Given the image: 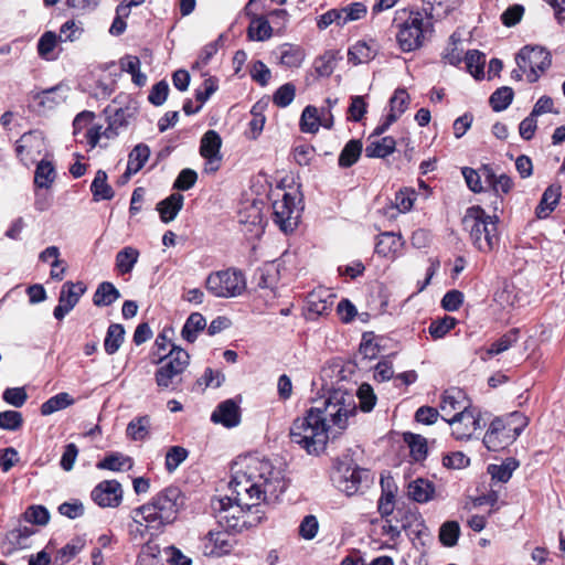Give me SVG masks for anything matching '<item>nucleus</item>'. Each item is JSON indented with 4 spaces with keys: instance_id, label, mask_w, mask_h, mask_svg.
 I'll list each match as a JSON object with an SVG mask.
<instances>
[{
    "instance_id": "obj_58",
    "label": "nucleus",
    "mask_w": 565,
    "mask_h": 565,
    "mask_svg": "<svg viewBox=\"0 0 565 565\" xmlns=\"http://www.w3.org/2000/svg\"><path fill=\"white\" fill-rule=\"evenodd\" d=\"M26 522L36 525H46L50 521V512L43 505H31L24 512Z\"/></svg>"
},
{
    "instance_id": "obj_7",
    "label": "nucleus",
    "mask_w": 565,
    "mask_h": 565,
    "mask_svg": "<svg viewBox=\"0 0 565 565\" xmlns=\"http://www.w3.org/2000/svg\"><path fill=\"white\" fill-rule=\"evenodd\" d=\"M276 190L267 188V194H273V221L285 234L292 233L301 216L302 206L298 192H286L281 186L285 179H275Z\"/></svg>"
},
{
    "instance_id": "obj_35",
    "label": "nucleus",
    "mask_w": 565,
    "mask_h": 565,
    "mask_svg": "<svg viewBox=\"0 0 565 565\" xmlns=\"http://www.w3.org/2000/svg\"><path fill=\"white\" fill-rule=\"evenodd\" d=\"M119 298L120 292L115 285L109 281H103L98 285L93 296V303L97 307H108Z\"/></svg>"
},
{
    "instance_id": "obj_57",
    "label": "nucleus",
    "mask_w": 565,
    "mask_h": 565,
    "mask_svg": "<svg viewBox=\"0 0 565 565\" xmlns=\"http://www.w3.org/2000/svg\"><path fill=\"white\" fill-rule=\"evenodd\" d=\"M23 417L18 411L0 412V428L3 430L15 431L22 427Z\"/></svg>"
},
{
    "instance_id": "obj_23",
    "label": "nucleus",
    "mask_w": 565,
    "mask_h": 565,
    "mask_svg": "<svg viewBox=\"0 0 565 565\" xmlns=\"http://www.w3.org/2000/svg\"><path fill=\"white\" fill-rule=\"evenodd\" d=\"M211 420L215 424H222L227 428L237 426L241 422L238 405L233 399H226L220 403L212 413Z\"/></svg>"
},
{
    "instance_id": "obj_43",
    "label": "nucleus",
    "mask_w": 565,
    "mask_h": 565,
    "mask_svg": "<svg viewBox=\"0 0 565 565\" xmlns=\"http://www.w3.org/2000/svg\"><path fill=\"white\" fill-rule=\"evenodd\" d=\"M425 4V17L429 19L443 18L448 15L457 4L456 0H422Z\"/></svg>"
},
{
    "instance_id": "obj_63",
    "label": "nucleus",
    "mask_w": 565,
    "mask_h": 565,
    "mask_svg": "<svg viewBox=\"0 0 565 565\" xmlns=\"http://www.w3.org/2000/svg\"><path fill=\"white\" fill-rule=\"evenodd\" d=\"M319 531V522L312 514L306 515L299 525V535L305 540H312Z\"/></svg>"
},
{
    "instance_id": "obj_42",
    "label": "nucleus",
    "mask_w": 565,
    "mask_h": 565,
    "mask_svg": "<svg viewBox=\"0 0 565 565\" xmlns=\"http://www.w3.org/2000/svg\"><path fill=\"white\" fill-rule=\"evenodd\" d=\"M75 403L74 398L66 392L58 393L50 397L41 405V414L49 416L55 412L67 408Z\"/></svg>"
},
{
    "instance_id": "obj_64",
    "label": "nucleus",
    "mask_w": 565,
    "mask_h": 565,
    "mask_svg": "<svg viewBox=\"0 0 565 565\" xmlns=\"http://www.w3.org/2000/svg\"><path fill=\"white\" fill-rule=\"evenodd\" d=\"M358 397L360 399L361 409L370 412L373 409L376 403V396L371 385L364 383L358 390Z\"/></svg>"
},
{
    "instance_id": "obj_18",
    "label": "nucleus",
    "mask_w": 565,
    "mask_h": 565,
    "mask_svg": "<svg viewBox=\"0 0 565 565\" xmlns=\"http://www.w3.org/2000/svg\"><path fill=\"white\" fill-rule=\"evenodd\" d=\"M222 139L214 130L206 131L200 146L201 156L205 159L204 171L206 173H214L218 170L221 163L220 149Z\"/></svg>"
},
{
    "instance_id": "obj_25",
    "label": "nucleus",
    "mask_w": 565,
    "mask_h": 565,
    "mask_svg": "<svg viewBox=\"0 0 565 565\" xmlns=\"http://www.w3.org/2000/svg\"><path fill=\"white\" fill-rule=\"evenodd\" d=\"M562 195V186L557 183L551 184L543 192L542 198L535 207V216L539 220L548 217L558 205Z\"/></svg>"
},
{
    "instance_id": "obj_26",
    "label": "nucleus",
    "mask_w": 565,
    "mask_h": 565,
    "mask_svg": "<svg viewBox=\"0 0 565 565\" xmlns=\"http://www.w3.org/2000/svg\"><path fill=\"white\" fill-rule=\"evenodd\" d=\"M377 54V47L374 41H358L348 51V61L353 65L369 63Z\"/></svg>"
},
{
    "instance_id": "obj_28",
    "label": "nucleus",
    "mask_w": 565,
    "mask_h": 565,
    "mask_svg": "<svg viewBox=\"0 0 565 565\" xmlns=\"http://www.w3.org/2000/svg\"><path fill=\"white\" fill-rule=\"evenodd\" d=\"M396 147V141L393 137L372 138L369 137L367 145L364 149L367 158H385L393 153Z\"/></svg>"
},
{
    "instance_id": "obj_37",
    "label": "nucleus",
    "mask_w": 565,
    "mask_h": 565,
    "mask_svg": "<svg viewBox=\"0 0 565 565\" xmlns=\"http://www.w3.org/2000/svg\"><path fill=\"white\" fill-rule=\"evenodd\" d=\"M518 467L519 461L513 457H509L501 465H489L488 473L493 480L505 483L511 479Z\"/></svg>"
},
{
    "instance_id": "obj_27",
    "label": "nucleus",
    "mask_w": 565,
    "mask_h": 565,
    "mask_svg": "<svg viewBox=\"0 0 565 565\" xmlns=\"http://www.w3.org/2000/svg\"><path fill=\"white\" fill-rule=\"evenodd\" d=\"M184 196L174 192L157 204V211L163 223L172 222L183 206Z\"/></svg>"
},
{
    "instance_id": "obj_59",
    "label": "nucleus",
    "mask_w": 565,
    "mask_h": 565,
    "mask_svg": "<svg viewBox=\"0 0 565 565\" xmlns=\"http://www.w3.org/2000/svg\"><path fill=\"white\" fill-rule=\"evenodd\" d=\"M159 554L160 548L158 545L147 544L138 556L137 565H162Z\"/></svg>"
},
{
    "instance_id": "obj_9",
    "label": "nucleus",
    "mask_w": 565,
    "mask_h": 565,
    "mask_svg": "<svg viewBox=\"0 0 565 565\" xmlns=\"http://www.w3.org/2000/svg\"><path fill=\"white\" fill-rule=\"evenodd\" d=\"M154 379L162 390L175 391L182 382V374L190 363V354L182 348L171 344L170 351L160 355Z\"/></svg>"
},
{
    "instance_id": "obj_45",
    "label": "nucleus",
    "mask_w": 565,
    "mask_h": 565,
    "mask_svg": "<svg viewBox=\"0 0 565 565\" xmlns=\"http://www.w3.org/2000/svg\"><path fill=\"white\" fill-rule=\"evenodd\" d=\"M94 118H95V114L93 111H88V110H84V111L79 113L74 118V121H73V135L75 137H77L76 140L78 142H82V143L86 145V142L82 141V140H85V138H84L85 132L92 126H96L95 124H93Z\"/></svg>"
},
{
    "instance_id": "obj_38",
    "label": "nucleus",
    "mask_w": 565,
    "mask_h": 565,
    "mask_svg": "<svg viewBox=\"0 0 565 565\" xmlns=\"http://www.w3.org/2000/svg\"><path fill=\"white\" fill-rule=\"evenodd\" d=\"M139 258V252L135 247L127 246L116 255L115 266L120 275L129 274Z\"/></svg>"
},
{
    "instance_id": "obj_11",
    "label": "nucleus",
    "mask_w": 565,
    "mask_h": 565,
    "mask_svg": "<svg viewBox=\"0 0 565 565\" xmlns=\"http://www.w3.org/2000/svg\"><path fill=\"white\" fill-rule=\"evenodd\" d=\"M135 107H121L116 109L108 116V126H92L84 135L86 146L90 149L95 147L105 148L108 146L109 140L116 138L119 132L127 128L130 121L135 118Z\"/></svg>"
},
{
    "instance_id": "obj_6",
    "label": "nucleus",
    "mask_w": 565,
    "mask_h": 565,
    "mask_svg": "<svg viewBox=\"0 0 565 565\" xmlns=\"http://www.w3.org/2000/svg\"><path fill=\"white\" fill-rule=\"evenodd\" d=\"M498 217L491 216L478 205L468 207L462 217V226L469 232L470 239L476 248L489 253L499 244Z\"/></svg>"
},
{
    "instance_id": "obj_22",
    "label": "nucleus",
    "mask_w": 565,
    "mask_h": 565,
    "mask_svg": "<svg viewBox=\"0 0 565 565\" xmlns=\"http://www.w3.org/2000/svg\"><path fill=\"white\" fill-rule=\"evenodd\" d=\"M256 0H249L245 7V13L250 18V23L247 30L249 40L266 41L271 36L273 29L268 20L254 11Z\"/></svg>"
},
{
    "instance_id": "obj_36",
    "label": "nucleus",
    "mask_w": 565,
    "mask_h": 565,
    "mask_svg": "<svg viewBox=\"0 0 565 565\" xmlns=\"http://www.w3.org/2000/svg\"><path fill=\"white\" fill-rule=\"evenodd\" d=\"M132 466V459L120 452L110 454L106 456L103 460L98 461L96 465L98 469L110 471L130 470Z\"/></svg>"
},
{
    "instance_id": "obj_29",
    "label": "nucleus",
    "mask_w": 565,
    "mask_h": 565,
    "mask_svg": "<svg viewBox=\"0 0 565 565\" xmlns=\"http://www.w3.org/2000/svg\"><path fill=\"white\" fill-rule=\"evenodd\" d=\"M403 246L401 235L393 232H384L379 235L375 244V253L383 257L394 256Z\"/></svg>"
},
{
    "instance_id": "obj_56",
    "label": "nucleus",
    "mask_w": 565,
    "mask_h": 565,
    "mask_svg": "<svg viewBox=\"0 0 565 565\" xmlns=\"http://www.w3.org/2000/svg\"><path fill=\"white\" fill-rule=\"evenodd\" d=\"M457 320L454 317L445 316L443 319L434 320L428 328L434 339H441L455 328Z\"/></svg>"
},
{
    "instance_id": "obj_47",
    "label": "nucleus",
    "mask_w": 565,
    "mask_h": 565,
    "mask_svg": "<svg viewBox=\"0 0 565 565\" xmlns=\"http://www.w3.org/2000/svg\"><path fill=\"white\" fill-rule=\"evenodd\" d=\"M57 44V36L52 31H46L42 34L38 42V54L40 57L46 61H53L56 58L54 50Z\"/></svg>"
},
{
    "instance_id": "obj_54",
    "label": "nucleus",
    "mask_w": 565,
    "mask_h": 565,
    "mask_svg": "<svg viewBox=\"0 0 565 565\" xmlns=\"http://www.w3.org/2000/svg\"><path fill=\"white\" fill-rule=\"evenodd\" d=\"M409 104V95L407 94L406 89L404 88H397L394 93V95L390 99V114L394 115L395 120L398 119V117L405 113Z\"/></svg>"
},
{
    "instance_id": "obj_8",
    "label": "nucleus",
    "mask_w": 565,
    "mask_h": 565,
    "mask_svg": "<svg viewBox=\"0 0 565 565\" xmlns=\"http://www.w3.org/2000/svg\"><path fill=\"white\" fill-rule=\"evenodd\" d=\"M526 424V418L519 412L511 413L508 420L495 417L484 434L483 445L490 451L504 449L521 435Z\"/></svg>"
},
{
    "instance_id": "obj_61",
    "label": "nucleus",
    "mask_w": 565,
    "mask_h": 565,
    "mask_svg": "<svg viewBox=\"0 0 565 565\" xmlns=\"http://www.w3.org/2000/svg\"><path fill=\"white\" fill-rule=\"evenodd\" d=\"M295 94V85L291 83H286L282 86H280L274 94V104L278 107H287L294 100Z\"/></svg>"
},
{
    "instance_id": "obj_51",
    "label": "nucleus",
    "mask_w": 565,
    "mask_h": 565,
    "mask_svg": "<svg viewBox=\"0 0 565 565\" xmlns=\"http://www.w3.org/2000/svg\"><path fill=\"white\" fill-rule=\"evenodd\" d=\"M513 89L508 86L498 88L490 96V105L494 111H502L509 107L513 99Z\"/></svg>"
},
{
    "instance_id": "obj_34",
    "label": "nucleus",
    "mask_w": 565,
    "mask_h": 565,
    "mask_svg": "<svg viewBox=\"0 0 565 565\" xmlns=\"http://www.w3.org/2000/svg\"><path fill=\"white\" fill-rule=\"evenodd\" d=\"M150 156V149L147 145H137L128 157L127 169L122 177H130L136 174L145 166L146 161Z\"/></svg>"
},
{
    "instance_id": "obj_1",
    "label": "nucleus",
    "mask_w": 565,
    "mask_h": 565,
    "mask_svg": "<svg viewBox=\"0 0 565 565\" xmlns=\"http://www.w3.org/2000/svg\"><path fill=\"white\" fill-rule=\"evenodd\" d=\"M232 495L214 498L211 508L217 524L226 533H238L250 522L245 512L262 501H275L287 489V480L279 467L269 459L249 457L245 468L237 471L230 482Z\"/></svg>"
},
{
    "instance_id": "obj_40",
    "label": "nucleus",
    "mask_w": 565,
    "mask_h": 565,
    "mask_svg": "<svg viewBox=\"0 0 565 565\" xmlns=\"http://www.w3.org/2000/svg\"><path fill=\"white\" fill-rule=\"evenodd\" d=\"M125 339V329L119 323H111L104 340V349L107 354H115L121 347Z\"/></svg>"
},
{
    "instance_id": "obj_4",
    "label": "nucleus",
    "mask_w": 565,
    "mask_h": 565,
    "mask_svg": "<svg viewBox=\"0 0 565 565\" xmlns=\"http://www.w3.org/2000/svg\"><path fill=\"white\" fill-rule=\"evenodd\" d=\"M267 188H271L267 179H257L250 186L256 196L247 198L237 212V222L248 239L259 238L265 232L264 198L273 199V194H267Z\"/></svg>"
},
{
    "instance_id": "obj_12",
    "label": "nucleus",
    "mask_w": 565,
    "mask_h": 565,
    "mask_svg": "<svg viewBox=\"0 0 565 565\" xmlns=\"http://www.w3.org/2000/svg\"><path fill=\"white\" fill-rule=\"evenodd\" d=\"M44 150V138L40 131H29L22 135L17 141L15 151L21 161H23L24 164H28V161L36 163L34 177H50L55 172L53 162L50 159L42 158L38 160V157H40Z\"/></svg>"
},
{
    "instance_id": "obj_14",
    "label": "nucleus",
    "mask_w": 565,
    "mask_h": 565,
    "mask_svg": "<svg viewBox=\"0 0 565 565\" xmlns=\"http://www.w3.org/2000/svg\"><path fill=\"white\" fill-rule=\"evenodd\" d=\"M335 472L332 477L337 488L347 495L358 493L363 483L369 481V471L353 463L349 456L335 461Z\"/></svg>"
},
{
    "instance_id": "obj_52",
    "label": "nucleus",
    "mask_w": 565,
    "mask_h": 565,
    "mask_svg": "<svg viewBox=\"0 0 565 565\" xmlns=\"http://www.w3.org/2000/svg\"><path fill=\"white\" fill-rule=\"evenodd\" d=\"M460 526L456 521L445 522L439 530V540L444 546L451 547L457 544Z\"/></svg>"
},
{
    "instance_id": "obj_53",
    "label": "nucleus",
    "mask_w": 565,
    "mask_h": 565,
    "mask_svg": "<svg viewBox=\"0 0 565 565\" xmlns=\"http://www.w3.org/2000/svg\"><path fill=\"white\" fill-rule=\"evenodd\" d=\"M189 451L181 446H172L166 454L164 466L168 472H173L188 458Z\"/></svg>"
},
{
    "instance_id": "obj_41",
    "label": "nucleus",
    "mask_w": 565,
    "mask_h": 565,
    "mask_svg": "<svg viewBox=\"0 0 565 565\" xmlns=\"http://www.w3.org/2000/svg\"><path fill=\"white\" fill-rule=\"evenodd\" d=\"M363 151V143L360 139H351L348 141L340 152L339 166L349 168L353 166L360 158Z\"/></svg>"
},
{
    "instance_id": "obj_50",
    "label": "nucleus",
    "mask_w": 565,
    "mask_h": 565,
    "mask_svg": "<svg viewBox=\"0 0 565 565\" xmlns=\"http://www.w3.org/2000/svg\"><path fill=\"white\" fill-rule=\"evenodd\" d=\"M416 199V192L412 189L405 188L396 192L394 205L390 207L391 211L397 213H406L413 207Z\"/></svg>"
},
{
    "instance_id": "obj_62",
    "label": "nucleus",
    "mask_w": 565,
    "mask_h": 565,
    "mask_svg": "<svg viewBox=\"0 0 565 565\" xmlns=\"http://www.w3.org/2000/svg\"><path fill=\"white\" fill-rule=\"evenodd\" d=\"M2 398L14 407H22L28 399V394L23 387H9L4 390Z\"/></svg>"
},
{
    "instance_id": "obj_17",
    "label": "nucleus",
    "mask_w": 565,
    "mask_h": 565,
    "mask_svg": "<svg viewBox=\"0 0 565 565\" xmlns=\"http://www.w3.org/2000/svg\"><path fill=\"white\" fill-rule=\"evenodd\" d=\"M86 286L82 281H66L61 289L58 305L54 308L53 316L56 320H62L78 303L81 297L85 294Z\"/></svg>"
},
{
    "instance_id": "obj_15",
    "label": "nucleus",
    "mask_w": 565,
    "mask_h": 565,
    "mask_svg": "<svg viewBox=\"0 0 565 565\" xmlns=\"http://www.w3.org/2000/svg\"><path fill=\"white\" fill-rule=\"evenodd\" d=\"M518 67L534 83L551 65V54L541 46L523 47L515 57Z\"/></svg>"
},
{
    "instance_id": "obj_60",
    "label": "nucleus",
    "mask_w": 565,
    "mask_h": 565,
    "mask_svg": "<svg viewBox=\"0 0 565 565\" xmlns=\"http://www.w3.org/2000/svg\"><path fill=\"white\" fill-rule=\"evenodd\" d=\"M90 191L95 201L110 200L115 194L107 179H93Z\"/></svg>"
},
{
    "instance_id": "obj_30",
    "label": "nucleus",
    "mask_w": 565,
    "mask_h": 565,
    "mask_svg": "<svg viewBox=\"0 0 565 565\" xmlns=\"http://www.w3.org/2000/svg\"><path fill=\"white\" fill-rule=\"evenodd\" d=\"M341 56L338 51L329 50L313 61V70L319 77H329L334 72Z\"/></svg>"
},
{
    "instance_id": "obj_21",
    "label": "nucleus",
    "mask_w": 565,
    "mask_h": 565,
    "mask_svg": "<svg viewBox=\"0 0 565 565\" xmlns=\"http://www.w3.org/2000/svg\"><path fill=\"white\" fill-rule=\"evenodd\" d=\"M68 87L58 84L33 94V102L39 111L52 110L67 98Z\"/></svg>"
},
{
    "instance_id": "obj_16",
    "label": "nucleus",
    "mask_w": 565,
    "mask_h": 565,
    "mask_svg": "<svg viewBox=\"0 0 565 565\" xmlns=\"http://www.w3.org/2000/svg\"><path fill=\"white\" fill-rule=\"evenodd\" d=\"M446 423L451 427V434L457 440H468L477 430L486 426L482 423L480 411L476 407L452 415L446 419Z\"/></svg>"
},
{
    "instance_id": "obj_48",
    "label": "nucleus",
    "mask_w": 565,
    "mask_h": 565,
    "mask_svg": "<svg viewBox=\"0 0 565 565\" xmlns=\"http://www.w3.org/2000/svg\"><path fill=\"white\" fill-rule=\"evenodd\" d=\"M320 127V116L319 110L315 106H307L300 119V129L302 132L315 134L319 130Z\"/></svg>"
},
{
    "instance_id": "obj_3",
    "label": "nucleus",
    "mask_w": 565,
    "mask_h": 565,
    "mask_svg": "<svg viewBox=\"0 0 565 565\" xmlns=\"http://www.w3.org/2000/svg\"><path fill=\"white\" fill-rule=\"evenodd\" d=\"M392 26L396 30V43L404 53H411L423 47L427 36H430L434 32L430 19L417 10H396Z\"/></svg>"
},
{
    "instance_id": "obj_31",
    "label": "nucleus",
    "mask_w": 565,
    "mask_h": 565,
    "mask_svg": "<svg viewBox=\"0 0 565 565\" xmlns=\"http://www.w3.org/2000/svg\"><path fill=\"white\" fill-rule=\"evenodd\" d=\"M435 487L434 484L426 480L418 478L412 481L407 488L408 497L418 503H426L434 498Z\"/></svg>"
},
{
    "instance_id": "obj_19",
    "label": "nucleus",
    "mask_w": 565,
    "mask_h": 565,
    "mask_svg": "<svg viewBox=\"0 0 565 565\" xmlns=\"http://www.w3.org/2000/svg\"><path fill=\"white\" fill-rule=\"evenodd\" d=\"M90 497L100 508H116L122 501L121 484L117 480H104L93 489Z\"/></svg>"
},
{
    "instance_id": "obj_2",
    "label": "nucleus",
    "mask_w": 565,
    "mask_h": 565,
    "mask_svg": "<svg viewBox=\"0 0 565 565\" xmlns=\"http://www.w3.org/2000/svg\"><path fill=\"white\" fill-rule=\"evenodd\" d=\"M185 495L177 486H169L154 494L151 500L132 511L135 522L145 521L150 527L160 530L174 523L185 507Z\"/></svg>"
},
{
    "instance_id": "obj_5",
    "label": "nucleus",
    "mask_w": 565,
    "mask_h": 565,
    "mask_svg": "<svg viewBox=\"0 0 565 565\" xmlns=\"http://www.w3.org/2000/svg\"><path fill=\"white\" fill-rule=\"evenodd\" d=\"M289 436L307 454L318 456L326 449L329 430L322 425L320 417L308 409L302 417L292 422Z\"/></svg>"
},
{
    "instance_id": "obj_13",
    "label": "nucleus",
    "mask_w": 565,
    "mask_h": 565,
    "mask_svg": "<svg viewBox=\"0 0 565 565\" xmlns=\"http://www.w3.org/2000/svg\"><path fill=\"white\" fill-rule=\"evenodd\" d=\"M205 288L217 298H233L246 289L244 274L235 268H227L212 273L207 276Z\"/></svg>"
},
{
    "instance_id": "obj_24",
    "label": "nucleus",
    "mask_w": 565,
    "mask_h": 565,
    "mask_svg": "<svg viewBox=\"0 0 565 565\" xmlns=\"http://www.w3.org/2000/svg\"><path fill=\"white\" fill-rule=\"evenodd\" d=\"M334 300L335 296L329 290H313L307 296V309L311 315H328L333 307Z\"/></svg>"
},
{
    "instance_id": "obj_32",
    "label": "nucleus",
    "mask_w": 565,
    "mask_h": 565,
    "mask_svg": "<svg viewBox=\"0 0 565 565\" xmlns=\"http://www.w3.org/2000/svg\"><path fill=\"white\" fill-rule=\"evenodd\" d=\"M151 418L148 415L131 419L126 428V435L134 441H143L150 435Z\"/></svg>"
},
{
    "instance_id": "obj_49",
    "label": "nucleus",
    "mask_w": 565,
    "mask_h": 565,
    "mask_svg": "<svg viewBox=\"0 0 565 565\" xmlns=\"http://www.w3.org/2000/svg\"><path fill=\"white\" fill-rule=\"evenodd\" d=\"M468 72L477 79L483 78L486 64L484 54L479 51H468L465 57Z\"/></svg>"
},
{
    "instance_id": "obj_44",
    "label": "nucleus",
    "mask_w": 565,
    "mask_h": 565,
    "mask_svg": "<svg viewBox=\"0 0 565 565\" xmlns=\"http://www.w3.org/2000/svg\"><path fill=\"white\" fill-rule=\"evenodd\" d=\"M518 339L519 329H511L490 345L486 352L487 356H483L482 359L486 361L493 355L505 352L518 341Z\"/></svg>"
},
{
    "instance_id": "obj_39",
    "label": "nucleus",
    "mask_w": 565,
    "mask_h": 565,
    "mask_svg": "<svg viewBox=\"0 0 565 565\" xmlns=\"http://www.w3.org/2000/svg\"><path fill=\"white\" fill-rule=\"evenodd\" d=\"M206 327V320L200 312L191 313L181 331V335L184 340L192 343L196 340L198 333Z\"/></svg>"
},
{
    "instance_id": "obj_55",
    "label": "nucleus",
    "mask_w": 565,
    "mask_h": 565,
    "mask_svg": "<svg viewBox=\"0 0 565 565\" xmlns=\"http://www.w3.org/2000/svg\"><path fill=\"white\" fill-rule=\"evenodd\" d=\"M483 181L489 190V196L494 198L492 201L493 204H497L501 194L508 193L513 185L512 179H483Z\"/></svg>"
},
{
    "instance_id": "obj_46",
    "label": "nucleus",
    "mask_w": 565,
    "mask_h": 565,
    "mask_svg": "<svg viewBox=\"0 0 565 565\" xmlns=\"http://www.w3.org/2000/svg\"><path fill=\"white\" fill-rule=\"evenodd\" d=\"M404 440L407 443L414 460L420 461L426 458L427 441L423 436L413 433H406L404 434Z\"/></svg>"
},
{
    "instance_id": "obj_33",
    "label": "nucleus",
    "mask_w": 565,
    "mask_h": 565,
    "mask_svg": "<svg viewBox=\"0 0 565 565\" xmlns=\"http://www.w3.org/2000/svg\"><path fill=\"white\" fill-rule=\"evenodd\" d=\"M305 60L303 50L294 44L285 43L279 47V63L289 68L299 67Z\"/></svg>"
},
{
    "instance_id": "obj_10",
    "label": "nucleus",
    "mask_w": 565,
    "mask_h": 565,
    "mask_svg": "<svg viewBox=\"0 0 565 565\" xmlns=\"http://www.w3.org/2000/svg\"><path fill=\"white\" fill-rule=\"evenodd\" d=\"M348 398L350 401L347 403L345 394L335 391L331 393L320 406H315L309 409L320 417L322 425L329 431L333 427L339 430H344L348 425V418L354 411L351 396H348Z\"/></svg>"
},
{
    "instance_id": "obj_20",
    "label": "nucleus",
    "mask_w": 565,
    "mask_h": 565,
    "mask_svg": "<svg viewBox=\"0 0 565 565\" xmlns=\"http://www.w3.org/2000/svg\"><path fill=\"white\" fill-rule=\"evenodd\" d=\"M472 406L466 399L462 391L458 388H450L444 392L439 408L443 413L441 418L446 422L452 415H458L461 412L470 409Z\"/></svg>"
}]
</instances>
